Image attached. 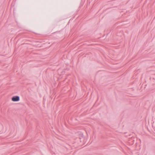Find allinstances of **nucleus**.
I'll return each instance as SVG.
<instances>
[{
  "mask_svg": "<svg viewBox=\"0 0 155 155\" xmlns=\"http://www.w3.org/2000/svg\"><path fill=\"white\" fill-rule=\"evenodd\" d=\"M12 101L14 102L18 101L20 100L19 97L18 96H13L12 97Z\"/></svg>",
  "mask_w": 155,
  "mask_h": 155,
  "instance_id": "nucleus-1",
  "label": "nucleus"
}]
</instances>
